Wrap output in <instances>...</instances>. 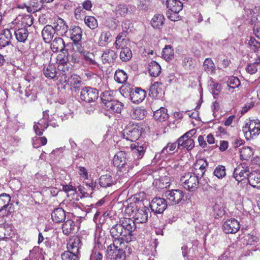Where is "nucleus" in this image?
<instances>
[{"instance_id":"6e6d98bb","label":"nucleus","mask_w":260,"mask_h":260,"mask_svg":"<svg viewBox=\"0 0 260 260\" xmlns=\"http://www.w3.org/2000/svg\"><path fill=\"white\" fill-rule=\"evenodd\" d=\"M111 91H105L101 95V100L105 106L107 105L108 103H111L113 101V96Z\"/></svg>"},{"instance_id":"aec40b11","label":"nucleus","mask_w":260,"mask_h":260,"mask_svg":"<svg viewBox=\"0 0 260 260\" xmlns=\"http://www.w3.org/2000/svg\"><path fill=\"white\" fill-rule=\"evenodd\" d=\"M13 24L20 25L21 27L26 28L30 26L34 23V18L31 15H25L23 16H19L12 22Z\"/></svg>"},{"instance_id":"13d9d810","label":"nucleus","mask_w":260,"mask_h":260,"mask_svg":"<svg viewBox=\"0 0 260 260\" xmlns=\"http://www.w3.org/2000/svg\"><path fill=\"white\" fill-rule=\"evenodd\" d=\"M84 22L87 26L91 29H93L98 27V21L94 17L86 16L84 18Z\"/></svg>"},{"instance_id":"ddd939ff","label":"nucleus","mask_w":260,"mask_h":260,"mask_svg":"<svg viewBox=\"0 0 260 260\" xmlns=\"http://www.w3.org/2000/svg\"><path fill=\"white\" fill-rule=\"evenodd\" d=\"M10 28L14 30L16 38L19 42L24 43L28 37V31L26 28L21 27L20 25L10 23Z\"/></svg>"},{"instance_id":"680f3d73","label":"nucleus","mask_w":260,"mask_h":260,"mask_svg":"<svg viewBox=\"0 0 260 260\" xmlns=\"http://www.w3.org/2000/svg\"><path fill=\"white\" fill-rule=\"evenodd\" d=\"M139 258L141 260H154L153 255L149 249H145L139 255Z\"/></svg>"},{"instance_id":"9b49d317","label":"nucleus","mask_w":260,"mask_h":260,"mask_svg":"<svg viewBox=\"0 0 260 260\" xmlns=\"http://www.w3.org/2000/svg\"><path fill=\"white\" fill-rule=\"evenodd\" d=\"M168 203L164 198H155L151 202L150 207L155 213L161 214L166 209Z\"/></svg>"},{"instance_id":"bb28decb","label":"nucleus","mask_w":260,"mask_h":260,"mask_svg":"<svg viewBox=\"0 0 260 260\" xmlns=\"http://www.w3.org/2000/svg\"><path fill=\"white\" fill-rule=\"evenodd\" d=\"M58 76L61 77L60 80L61 81L64 82V80L68 79L72 75V68L70 67L69 64L58 65Z\"/></svg>"},{"instance_id":"69168bd1","label":"nucleus","mask_w":260,"mask_h":260,"mask_svg":"<svg viewBox=\"0 0 260 260\" xmlns=\"http://www.w3.org/2000/svg\"><path fill=\"white\" fill-rule=\"evenodd\" d=\"M179 13H173L170 11H168L166 13V15L168 18L171 21H176L178 20L179 19Z\"/></svg>"},{"instance_id":"c9c22d12","label":"nucleus","mask_w":260,"mask_h":260,"mask_svg":"<svg viewBox=\"0 0 260 260\" xmlns=\"http://www.w3.org/2000/svg\"><path fill=\"white\" fill-rule=\"evenodd\" d=\"M11 198L9 194L6 193L0 194V212L3 210H7L9 207L11 208L10 204Z\"/></svg>"},{"instance_id":"4c0bfd02","label":"nucleus","mask_w":260,"mask_h":260,"mask_svg":"<svg viewBox=\"0 0 260 260\" xmlns=\"http://www.w3.org/2000/svg\"><path fill=\"white\" fill-rule=\"evenodd\" d=\"M167 109L160 107L159 109L155 110L153 113L154 118L157 121H164L168 119L169 115Z\"/></svg>"},{"instance_id":"412c9836","label":"nucleus","mask_w":260,"mask_h":260,"mask_svg":"<svg viewBox=\"0 0 260 260\" xmlns=\"http://www.w3.org/2000/svg\"><path fill=\"white\" fill-rule=\"evenodd\" d=\"M136 8L134 6L126 5L125 4H119L116 6L115 12L116 15L120 16H125L129 13L134 12Z\"/></svg>"},{"instance_id":"37998d69","label":"nucleus","mask_w":260,"mask_h":260,"mask_svg":"<svg viewBox=\"0 0 260 260\" xmlns=\"http://www.w3.org/2000/svg\"><path fill=\"white\" fill-rule=\"evenodd\" d=\"M50 47L54 52L62 51L64 48V42L61 38H56L51 43Z\"/></svg>"},{"instance_id":"72a5a7b5","label":"nucleus","mask_w":260,"mask_h":260,"mask_svg":"<svg viewBox=\"0 0 260 260\" xmlns=\"http://www.w3.org/2000/svg\"><path fill=\"white\" fill-rule=\"evenodd\" d=\"M12 38L11 32L10 29H5L0 35V47H4L11 43Z\"/></svg>"},{"instance_id":"393cba45","label":"nucleus","mask_w":260,"mask_h":260,"mask_svg":"<svg viewBox=\"0 0 260 260\" xmlns=\"http://www.w3.org/2000/svg\"><path fill=\"white\" fill-rule=\"evenodd\" d=\"M247 182L252 187L260 189V172H251L247 178Z\"/></svg>"},{"instance_id":"423d86ee","label":"nucleus","mask_w":260,"mask_h":260,"mask_svg":"<svg viewBox=\"0 0 260 260\" xmlns=\"http://www.w3.org/2000/svg\"><path fill=\"white\" fill-rule=\"evenodd\" d=\"M196 131L192 129L181 136L177 141L178 148H186L187 150H191L194 147V142L191 138L195 135Z\"/></svg>"},{"instance_id":"c03bdc74","label":"nucleus","mask_w":260,"mask_h":260,"mask_svg":"<svg viewBox=\"0 0 260 260\" xmlns=\"http://www.w3.org/2000/svg\"><path fill=\"white\" fill-rule=\"evenodd\" d=\"M43 72L45 76L47 78L53 79L58 77V73L53 64H49L46 67H44Z\"/></svg>"},{"instance_id":"cd10ccee","label":"nucleus","mask_w":260,"mask_h":260,"mask_svg":"<svg viewBox=\"0 0 260 260\" xmlns=\"http://www.w3.org/2000/svg\"><path fill=\"white\" fill-rule=\"evenodd\" d=\"M129 43V40L126 38V34L124 32H120L116 38L114 45L116 49H120L127 47V45Z\"/></svg>"},{"instance_id":"7c9ffc66","label":"nucleus","mask_w":260,"mask_h":260,"mask_svg":"<svg viewBox=\"0 0 260 260\" xmlns=\"http://www.w3.org/2000/svg\"><path fill=\"white\" fill-rule=\"evenodd\" d=\"M54 33L55 31L52 25H46L42 31V36L44 41L45 43H50L53 39Z\"/></svg>"},{"instance_id":"5fc2aeb1","label":"nucleus","mask_w":260,"mask_h":260,"mask_svg":"<svg viewBox=\"0 0 260 260\" xmlns=\"http://www.w3.org/2000/svg\"><path fill=\"white\" fill-rule=\"evenodd\" d=\"M61 257L62 260H79L78 254L69 250L62 253Z\"/></svg>"},{"instance_id":"a878e982","label":"nucleus","mask_w":260,"mask_h":260,"mask_svg":"<svg viewBox=\"0 0 260 260\" xmlns=\"http://www.w3.org/2000/svg\"><path fill=\"white\" fill-rule=\"evenodd\" d=\"M69 35L74 44H77L82 39V30L79 26H75L69 30Z\"/></svg>"},{"instance_id":"f8f14e48","label":"nucleus","mask_w":260,"mask_h":260,"mask_svg":"<svg viewBox=\"0 0 260 260\" xmlns=\"http://www.w3.org/2000/svg\"><path fill=\"white\" fill-rule=\"evenodd\" d=\"M48 114L47 112H43V117L38 122H34V129L36 135L42 136L43 132L49 126L50 120L47 119Z\"/></svg>"},{"instance_id":"0eeeda50","label":"nucleus","mask_w":260,"mask_h":260,"mask_svg":"<svg viewBox=\"0 0 260 260\" xmlns=\"http://www.w3.org/2000/svg\"><path fill=\"white\" fill-rule=\"evenodd\" d=\"M243 132L246 139L248 136L253 138L260 133V121L256 119H250L243 127Z\"/></svg>"},{"instance_id":"a19ab883","label":"nucleus","mask_w":260,"mask_h":260,"mask_svg":"<svg viewBox=\"0 0 260 260\" xmlns=\"http://www.w3.org/2000/svg\"><path fill=\"white\" fill-rule=\"evenodd\" d=\"M162 85L161 83L156 82L149 88V94L153 98H158L162 93Z\"/></svg>"},{"instance_id":"6ab92c4d","label":"nucleus","mask_w":260,"mask_h":260,"mask_svg":"<svg viewBox=\"0 0 260 260\" xmlns=\"http://www.w3.org/2000/svg\"><path fill=\"white\" fill-rule=\"evenodd\" d=\"M146 92L140 88L133 89L130 92V98L134 103H139L142 102L146 97Z\"/></svg>"},{"instance_id":"6e6552de","label":"nucleus","mask_w":260,"mask_h":260,"mask_svg":"<svg viewBox=\"0 0 260 260\" xmlns=\"http://www.w3.org/2000/svg\"><path fill=\"white\" fill-rule=\"evenodd\" d=\"M163 196L166 199L169 205H174L179 203L183 199L184 193L180 189H172L166 191Z\"/></svg>"},{"instance_id":"8fccbe9b","label":"nucleus","mask_w":260,"mask_h":260,"mask_svg":"<svg viewBox=\"0 0 260 260\" xmlns=\"http://www.w3.org/2000/svg\"><path fill=\"white\" fill-rule=\"evenodd\" d=\"M120 59L124 62H126L130 60L132 57V52L128 47H124L121 49L119 54Z\"/></svg>"},{"instance_id":"bf43d9fd","label":"nucleus","mask_w":260,"mask_h":260,"mask_svg":"<svg viewBox=\"0 0 260 260\" xmlns=\"http://www.w3.org/2000/svg\"><path fill=\"white\" fill-rule=\"evenodd\" d=\"M248 45L254 52L258 51L260 48V43L255 40L254 37H250L248 40Z\"/></svg>"},{"instance_id":"4468645a","label":"nucleus","mask_w":260,"mask_h":260,"mask_svg":"<svg viewBox=\"0 0 260 260\" xmlns=\"http://www.w3.org/2000/svg\"><path fill=\"white\" fill-rule=\"evenodd\" d=\"M150 215L151 212L148 207L144 206L141 208L138 209L134 216V220H133L135 222V224H136L135 222L145 223Z\"/></svg>"},{"instance_id":"49530a36","label":"nucleus","mask_w":260,"mask_h":260,"mask_svg":"<svg viewBox=\"0 0 260 260\" xmlns=\"http://www.w3.org/2000/svg\"><path fill=\"white\" fill-rule=\"evenodd\" d=\"M203 68L205 72L209 74L215 73V66L213 61L210 58H206L203 63Z\"/></svg>"},{"instance_id":"2eb2a0df","label":"nucleus","mask_w":260,"mask_h":260,"mask_svg":"<svg viewBox=\"0 0 260 260\" xmlns=\"http://www.w3.org/2000/svg\"><path fill=\"white\" fill-rule=\"evenodd\" d=\"M240 229L239 221L235 218H231L224 222L222 230L226 234H234Z\"/></svg>"},{"instance_id":"3c124183","label":"nucleus","mask_w":260,"mask_h":260,"mask_svg":"<svg viewBox=\"0 0 260 260\" xmlns=\"http://www.w3.org/2000/svg\"><path fill=\"white\" fill-rule=\"evenodd\" d=\"M241 159L248 160L253 155L252 149L250 147H244L240 150Z\"/></svg>"},{"instance_id":"79ce46f5","label":"nucleus","mask_w":260,"mask_h":260,"mask_svg":"<svg viewBox=\"0 0 260 260\" xmlns=\"http://www.w3.org/2000/svg\"><path fill=\"white\" fill-rule=\"evenodd\" d=\"M146 111L141 108L133 109L131 112V117L134 119L138 120L144 119L146 116Z\"/></svg>"},{"instance_id":"58836bf2","label":"nucleus","mask_w":260,"mask_h":260,"mask_svg":"<svg viewBox=\"0 0 260 260\" xmlns=\"http://www.w3.org/2000/svg\"><path fill=\"white\" fill-rule=\"evenodd\" d=\"M75 222L72 219H68L62 225V232L64 235H68L73 233L75 229Z\"/></svg>"},{"instance_id":"a211bd4d","label":"nucleus","mask_w":260,"mask_h":260,"mask_svg":"<svg viewBox=\"0 0 260 260\" xmlns=\"http://www.w3.org/2000/svg\"><path fill=\"white\" fill-rule=\"evenodd\" d=\"M177 143H169L161 150L160 153L155 154L154 159L155 161L158 160H165L167 158L168 154H172L171 152L174 150L177 146Z\"/></svg>"},{"instance_id":"2f4dec72","label":"nucleus","mask_w":260,"mask_h":260,"mask_svg":"<svg viewBox=\"0 0 260 260\" xmlns=\"http://www.w3.org/2000/svg\"><path fill=\"white\" fill-rule=\"evenodd\" d=\"M112 40V36L109 31L104 30L101 33L98 40V44L100 46L105 47Z\"/></svg>"},{"instance_id":"20e7f679","label":"nucleus","mask_w":260,"mask_h":260,"mask_svg":"<svg viewBox=\"0 0 260 260\" xmlns=\"http://www.w3.org/2000/svg\"><path fill=\"white\" fill-rule=\"evenodd\" d=\"M200 177L192 172L185 173L180 178V182L183 187L190 191L197 190L199 186Z\"/></svg>"},{"instance_id":"7ed1b4c3","label":"nucleus","mask_w":260,"mask_h":260,"mask_svg":"<svg viewBox=\"0 0 260 260\" xmlns=\"http://www.w3.org/2000/svg\"><path fill=\"white\" fill-rule=\"evenodd\" d=\"M126 245L123 242L114 240L107 249L108 257L112 260H124L126 257L125 249Z\"/></svg>"},{"instance_id":"774afa93","label":"nucleus","mask_w":260,"mask_h":260,"mask_svg":"<svg viewBox=\"0 0 260 260\" xmlns=\"http://www.w3.org/2000/svg\"><path fill=\"white\" fill-rule=\"evenodd\" d=\"M79 173L80 176H81L85 179H88V172L85 167H79Z\"/></svg>"},{"instance_id":"864d4df0","label":"nucleus","mask_w":260,"mask_h":260,"mask_svg":"<svg viewBox=\"0 0 260 260\" xmlns=\"http://www.w3.org/2000/svg\"><path fill=\"white\" fill-rule=\"evenodd\" d=\"M226 84L229 90L238 87L240 85V81L237 77L231 76L227 80Z\"/></svg>"},{"instance_id":"338daca9","label":"nucleus","mask_w":260,"mask_h":260,"mask_svg":"<svg viewBox=\"0 0 260 260\" xmlns=\"http://www.w3.org/2000/svg\"><path fill=\"white\" fill-rule=\"evenodd\" d=\"M90 260H103V255L100 252L95 251L91 253Z\"/></svg>"},{"instance_id":"4d7b16f0","label":"nucleus","mask_w":260,"mask_h":260,"mask_svg":"<svg viewBox=\"0 0 260 260\" xmlns=\"http://www.w3.org/2000/svg\"><path fill=\"white\" fill-rule=\"evenodd\" d=\"M214 175L218 179H222L226 175V169L222 165L217 166L214 169Z\"/></svg>"},{"instance_id":"473e14b6","label":"nucleus","mask_w":260,"mask_h":260,"mask_svg":"<svg viewBox=\"0 0 260 260\" xmlns=\"http://www.w3.org/2000/svg\"><path fill=\"white\" fill-rule=\"evenodd\" d=\"M167 7L172 12L179 13L182 9L183 4L179 0H167Z\"/></svg>"},{"instance_id":"5701e85b","label":"nucleus","mask_w":260,"mask_h":260,"mask_svg":"<svg viewBox=\"0 0 260 260\" xmlns=\"http://www.w3.org/2000/svg\"><path fill=\"white\" fill-rule=\"evenodd\" d=\"M117 57V53L114 50L107 49L103 51L101 59L103 63L110 64L114 62Z\"/></svg>"},{"instance_id":"a18cd8bd","label":"nucleus","mask_w":260,"mask_h":260,"mask_svg":"<svg viewBox=\"0 0 260 260\" xmlns=\"http://www.w3.org/2000/svg\"><path fill=\"white\" fill-rule=\"evenodd\" d=\"M148 69L150 75L153 77L158 76L161 72L160 66L155 61H152L149 64Z\"/></svg>"},{"instance_id":"c756f323","label":"nucleus","mask_w":260,"mask_h":260,"mask_svg":"<svg viewBox=\"0 0 260 260\" xmlns=\"http://www.w3.org/2000/svg\"><path fill=\"white\" fill-rule=\"evenodd\" d=\"M116 181L110 174L102 175L99 179V183L102 187H108L115 184Z\"/></svg>"},{"instance_id":"ea45409f","label":"nucleus","mask_w":260,"mask_h":260,"mask_svg":"<svg viewBox=\"0 0 260 260\" xmlns=\"http://www.w3.org/2000/svg\"><path fill=\"white\" fill-rule=\"evenodd\" d=\"M170 181L169 177L166 176H162L158 179L155 178L154 180L153 184L158 188L163 189L170 186Z\"/></svg>"},{"instance_id":"4be33fe9","label":"nucleus","mask_w":260,"mask_h":260,"mask_svg":"<svg viewBox=\"0 0 260 260\" xmlns=\"http://www.w3.org/2000/svg\"><path fill=\"white\" fill-rule=\"evenodd\" d=\"M64 82L67 85H70L71 88L75 92L79 91L81 88V78L77 75H71L68 79L64 80Z\"/></svg>"},{"instance_id":"c85d7f7f","label":"nucleus","mask_w":260,"mask_h":260,"mask_svg":"<svg viewBox=\"0 0 260 260\" xmlns=\"http://www.w3.org/2000/svg\"><path fill=\"white\" fill-rule=\"evenodd\" d=\"M66 213L61 208H56L51 214L52 220L56 223H60L64 221L66 219Z\"/></svg>"},{"instance_id":"de8ad7c7","label":"nucleus","mask_w":260,"mask_h":260,"mask_svg":"<svg viewBox=\"0 0 260 260\" xmlns=\"http://www.w3.org/2000/svg\"><path fill=\"white\" fill-rule=\"evenodd\" d=\"M42 6L41 0H31L29 6L26 7V9L28 12L34 13L39 11Z\"/></svg>"},{"instance_id":"f704fd0d","label":"nucleus","mask_w":260,"mask_h":260,"mask_svg":"<svg viewBox=\"0 0 260 260\" xmlns=\"http://www.w3.org/2000/svg\"><path fill=\"white\" fill-rule=\"evenodd\" d=\"M123 107L122 103L117 101L113 100L111 103H108L107 105L105 106V109L110 112L119 113Z\"/></svg>"},{"instance_id":"e2e57ef3","label":"nucleus","mask_w":260,"mask_h":260,"mask_svg":"<svg viewBox=\"0 0 260 260\" xmlns=\"http://www.w3.org/2000/svg\"><path fill=\"white\" fill-rule=\"evenodd\" d=\"M257 65L255 62L248 64L246 67L247 72L250 74H255L257 71Z\"/></svg>"},{"instance_id":"dca6fc26","label":"nucleus","mask_w":260,"mask_h":260,"mask_svg":"<svg viewBox=\"0 0 260 260\" xmlns=\"http://www.w3.org/2000/svg\"><path fill=\"white\" fill-rule=\"evenodd\" d=\"M55 32L61 36L66 35L68 32V26L66 21L62 18H57L52 25Z\"/></svg>"},{"instance_id":"39448f33","label":"nucleus","mask_w":260,"mask_h":260,"mask_svg":"<svg viewBox=\"0 0 260 260\" xmlns=\"http://www.w3.org/2000/svg\"><path fill=\"white\" fill-rule=\"evenodd\" d=\"M142 128L138 124L129 123L121 132V137L126 140L135 141L140 137Z\"/></svg>"},{"instance_id":"1a4fd4ad","label":"nucleus","mask_w":260,"mask_h":260,"mask_svg":"<svg viewBox=\"0 0 260 260\" xmlns=\"http://www.w3.org/2000/svg\"><path fill=\"white\" fill-rule=\"evenodd\" d=\"M249 173V167L245 164L238 165L234 171L233 177L238 182L247 183Z\"/></svg>"},{"instance_id":"f03ea898","label":"nucleus","mask_w":260,"mask_h":260,"mask_svg":"<svg viewBox=\"0 0 260 260\" xmlns=\"http://www.w3.org/2000/svg\"><path fill=\"white\" fill-rule=\"evenodd\" d=\"M136 228L133 219L124 218L119 219L118 223L112 226L110 233L114 240L119 242L125 241L126 242L131 241L133 232Z\"/></svg>"},{"instance_id":"0e129e2a","label":"nucleus","mask_w":260,"mask_h":260,"mask_svg":"<svg viewBox=\"0 0 260 260\" xmlns=\"http://www.w3.org/2000/svg\"><path fill=\"white\" fill-rule=\"evenodd\" d=\"M211 93L214 95H218L221 90V86L218 83H213L211 85Z\"/></svg>"},{"instance_id":"9d476101","label":"nucleus","mask_w":260,"mask_h":260,"mask_svg":"<svg viewBox=\"0 0 260 260\" xmlns=\"http://www.w3.org/2000/svg\"><path fill=\"white\" fill-rule=\"evenodd\" d=\"M99 97L98 90L91 87H83L80 93V98L82 101L87 103L94 102Z\"/></svg>"},{"instance_id":"f257e3e1","label":"nucleus","mask_w":260,"mask_h":260,"mask_svg":"<svg viewBox=\"0 0 260 260\" xmlns=\"http://www.w3.org/2000/svg\"><path fill=\"white\" fill-rule=\"evenodd\" d=\"M148 144L145 142H136L131 145V152H118L114 156L113 164L119 172L127 174L134 167V160L141 159L144 156Z\"/></svg>"},{"instance_id":"603ef678","label":"nucleus","mask_w":260,"mask_h":260,"mask_svg":"<svg viewBox=\"0 0 260 260\" xmlns=\"http://www.w3.org/2000/svg\"><path fill=\"white\" fill-rule=\"evenodd\" d=\"M174 56V50L170 45L166 46L162 50V56L166 60H171Z\"/></svg>"},{"instance_id":"b1692460","label":"nucleus","mask_w":260,"mask_h":260,"mask_svg":"<svg viewBox=\"0 0 260 260\" xmlns=\"http://www.w3.org/2000/svg\"><path fill=\"white\" fill-rule=\"evenodd\" d=\"M81 247V240L78 237H73L69 240L67 244L68 250L78 254Z\"/></svg>"},{"instance_id":"052dcab7","label":"nucleus","mask_w":260,"mask_h":260,"mask_svg":"<svg viewBox=\"0 0 260 260\" xmlns=\"http://www.w3.org/2000/svg\"><path fill=\"white\" fill-rule=\"evenodd\" d=\"M213 210L215 217H221L224 214V210L223 206L221 204L217 203L215 204L213 206Z\"/></svg>"},{"instance_id":"f3484780","label":"nucleus","mask_w":260,"mask_h":260,"mask_svg":"<svg viewBox=\"0 0 260 260\" xmlns=\"http://www.w3.org/2000/svg\"><path fill=\"white\" fill-rule=\"evenodd\" d=\"M208 166V164L206 160L200 159L194 164L191 172L197 175L198 177L202 178L206 172Z\"/></svg>"},{"instance_id":"09e8293b","label":"nucleus","mask_w":260,"mask_h":260,"mask_svg":"<svg viewBox=\"0 0 260 260\" xmlns=\"http://www.w3.org/2000/svg\"><path fill=\"white\" fill-rule=\"evenodd\" d=\"M127 79V76L125 72L122 70H117L114 75V79L118 83H125Z\"/></svg>"},{"instance_id":"e433bc0d","label":"nucleus","mask_w":260,"mask_h":260,"mask_svg":"<svg viewBox=\"0 0 260 260\" xmlns=\"http://www.w3.org/2000/svg\"><path fill=\"white\" fill-rule=\"evenodd\" d=\"M165 17L162 14H156L151 19V24L155 29H160L164 24Z\"/></svg>"}]
</instances>
